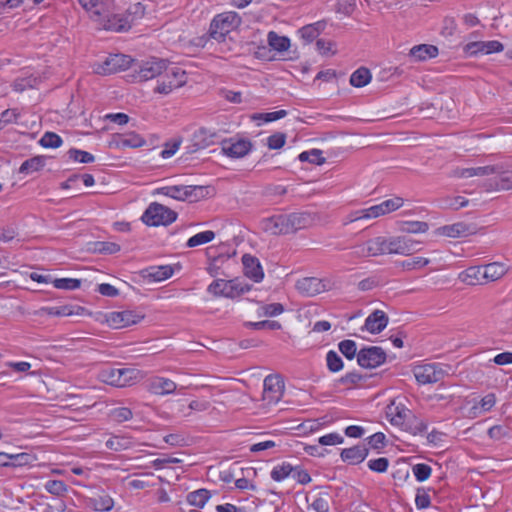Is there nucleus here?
<instances>
[{
  "label": "nucleus",
  "mask_w": 512,
  "mask_h": 512,
  "mask_svg": "<svg viewBox=\"0 0 512 512\" xmlns=\"http://www.w3.org/2000/svg\"><path fill=\"white\" fill-rule=\"evenodd\" d=\"M67 154L70 159L80 163H92L95 159L91 153L76 148H71Z\"/></svg>",
  "instance_id": "8fccbe9b"
},
{
  "label": "nucleus",
  "mask_w": 512,
  "mask_h": 512,
  "mask_svg": "<svg viewBox=\"0 0 512 512\" xmlns=\"http://www.w3.org/2000/svg\"><path fill=\"white\" fill-rule=\"evenodd\" d=\"M298 159L301 162L308 161L313 164L322 165L325 163V158L322 156V151L319 149H312L310 151H304L299 154Z\"/></svg>",
  "instance_id": "a19ab883"
},
{
  "label": "nucleus",
  "mask_w": 512,
  "mask_h": 512,
  "mask_svg": "<svg viewBox=\"0 0 512 512\" xmlns=\"http://www.w3.org/2000/svg\"><path fill=\"white\" fill-rule=\"evenodd\" d=\"M268 43L276 51L283 52L290 47V40L286 36H279L276 32L268 33Z\"/></svg>",
  "instance_id": "f704fd0d"
},
{
  "label": "nucleus",
  "mask_w": 512,
  "mask_h": 512,
  "mask_svg": "<svg viewBox=\"0 0 512 512\" xmlns=\"http://www.w3.org/2000/svg\"><path fill=\"white\" fill-rule=\"evenodd\" d=\"M386 414L393 425L403 426L411 412L403 405H394V403H391V405L387 406Z\"/></svg>",
  "instance_id": "a878e982"
},
{
  "label": "nucleus",
  "mask_w": 512,
  "mask_h": 512,
  "mask_svg": "<svg viewBox=\"0 0 512 512\" xmlns=\"http://www.w3.org/2000/svg\"><path fill=\"white\" fill-rule=\"evenodd\" d=\"M339 351L349 360H352L357 353V346L353 340H343L338 344Z\"/></svg>",
  "instance_id": "09e8293b"
},
{
  "label": "nucleus",
  "mask_w": 512,
  "mask_h": 512,
  "mask_svg": "<svg viewBox=\"0 0 512 512\" xmlns=\"http://www.w3.org/2000/svg\"><path fill=\"white\" fill-rule=\"evenodd\" d=\"M421 250V243L408 236L384 238L385 254L411 255Z\"/></svg>",
  "instance_id": "20e7f679"
},
{
  "label": "nucleus",
  "mask_w": 512,
  "mask_h": 512,
  "mask_svg": "<svg viewBox=\"0 0 512 512\" xmlns=\"http://www.w3.org/2000/svg\"><path fill=\"white\" fill-rule=\"evenodd\" d=\"M53 285L57 289L75 290L81 285V280L73 278H57L53 280Z\"/></svg>",
  "instance_id": "49530a36"
},
{
  "label": "nucleus",
  "mask_w": 512,
  "mask_h": 512,
  "mask_svg": "<svg viewBox=\"0 0 512 512\" xmlns=\"http://www.w3.org/2000/svg\"><path fill=\"white\" fill-rule=\"evenodd\" d=\"M286 115H287L286 110H278V111H274V112L255 114L252 118L254 120H263L264 122H272V121L284 118Z\"/></svg>",
  "instance_id": "5fc2aeb1"
},
{
  "label": "nucleus",
  "mask_w": 512,
  "mask_h": 512,
  "mask_svg": "<svg viewBox=\"0 0 512 512\" xmlns=\"http://www.w3.org/2000/svg\"><path fill=\"white\" fill-rule=\"evenodd\" d=\"M343 442H344L343 436H341L339 433H335V432L324 435L318 439V443L323 446L337 445V444H342Z\"/></svg>",
  "instance_id": "0e129e2a"
},
{
  "label": "nucleus",
  "mask_w": 512,
  "mask_h": 512,
  "mask_svg": "<svg viewBox=\"0 0 512 512\" xmlns=\"http://www.w3.org/2000/svg\"><path fill=\"white\" fill-rule=\"evenodd\" d=\"M95 21L98 22L101 28L115 32H123L131 28V23L127 18L110 15V8H108L106 15H102L101 18H97Z\"/></svg>",
  "instance_id": "f3484780"
},
{
  "label": "nucleus",
  "mask_w": 512,
  "mask_h": 512,
  "mask_svg": "<svg viewBox=\"0 0 512 512\" xmlns=\"http://www.w3.org/2000/svg\"><path fill=\"white\" fill-rule=\"evenodd\" d=\"M295 468L289 463H282L281 465L275 466L271 471V478L274 481L280 482L287 478L288 476H292V472Z\"/></svg>",
  "instance_id": "ea45409f"
},
{
  "label": "nucleus",
  "mask_w": 512,
  "mask_h": 512,
  "mask_svg": "<svg viewBox=\"0 0 512 512\" xmlns=\"http://www.w3.org/2000/svg\"><path fill=\"white\" fill-rule=\"evenodd\" d=\"M383 254H385L384 237H376L366 242L354 245L351 248L350 256L352 258H366Z\"/></svg>",
  "instance_id": "6e6552de"
},
{
  "label": "nucleus",
  "mask_w": 512,
  "mask_h": 512,
  "mask_svg": "<svg viewBox=\"0 0 512 512\" xmlns=\"http://www.w3.org/2000/svg\"><path fill=\"white\" fill-rule=\"evenodd\" d=\"M215 237V233L213 231L207 230L204 232H200L192 237H190L186 243V246L189 248H193L202 244H206L212 241Z\"/></svg>",
  "instance_id": "58836bf2"
},
{
  "label": "nucleus",
  "mask_w": 512,
  "mask_h": 512,
  "mask_svg": "<svg viewBox=\"0 0 512 512\" xmlns=\"http://www.w3.org/2000/svg\"><path fill=\"white\" fill-rule=\"evenodd\" d=\"M414 376L419 384H432L441 381L445 372L436 364H424L414 368Z\"/></svg>",
  "instance_id": "ddd939ff"
},
{
  "label": "nucleus",
  "mask_w": 512,
  "mask_h": 512,
  "mask_svg": "<svg viewBox=\"0 0 512 512\" xmlns=\"http://www.w3.org/2000/svg\"><path fill=\"white\" fill-rule=\"evenodd\" d=\"M284 382L279 375H268L264 379L263 400L268 404L277 403L283 396Z\"/></svg>",
  "instance_id": "f8f14e48"
},
{
  "label": "nucleus",
  "mask_w": 512,
  "mask_h": 512,
  "mask_svg": "<svg viewBox=\"0 0 512 512\" xmlns=\"http://www.w3.org/2000/svg\"><path fill=\"white\" fill-rule=\"evenodd\" d=\"M429 259L427 258H424V257H416V258H413L411 260H406V261H403L402 262V267L405 269V270H415V269H419V268H422L426 265L429 264Z\"/></svg>",
  "instance_id": "052dcab7"
},
{
  "label": "nucleus",
  "mask_w": 512,
  "mask_h": 512,
  "mask_svg": "<svg viewBox=\"0 0 512 512\" xmlns=\"http://www.w3.org/2000/svg\"><path fill=\"white\" fill-rule=\"evenodd\" d=\"M187 82L186 72L180 68L169 69L163 80L155 87L154 92L167 95L173 89L180 88Z\"/></svg>",
  "instance_id": "423d86ee"
},
{
  "label": "nucleus",
  "mask_w": 512,
  "mask_h": 512,
  "mask_svg": "<svg viewBox=\"0 0 512 512\" xmlns=\"http://www.w3.org/2000/svg\"><path fill=\"white\" fill-rule=\"evenodd\" d=\"M290 233L306 229L313 226L317 220V215L308 211L293 212L287 214Z\"/></svg>",
  "instance_id": "4468645a"
},
{
  "label": "nucleus",
  "mask_w": 512,
  "mask_h": 512,
  "mask_svg": "<svg viewBox=\"0 0 512 512\" xmlns=\"http://www.w3.org/2000/svg\"><path fill=\"white\" fill-rule=\"evenodd\" d=\"M242 22L236 12H225L214 17L210 24V36L215 40H223L232 30L236 29Z\"/></svg>",
  "instance_id": "f03ea898"
},
{
  "label": "nucleus",
  "mask_w": 512,
  "mask_h": 512,
  "mask_svg": "<svg viewBox=\"0 0 512 512\" xmlns=\"http://www.w3.org/2000/svg\"><path fill=\"white\" fill-rule=\"evenodd\" d=\"M243 272L244 275L256 283H259L264 278L263 268L257 257L250 254L242 256Z\"/></svg>",
  "instance_id": "a211bd4d"
},
{
  "label": "nucleus",
  "mask_w": 512,
  "mask_h": 512,
  "mask_svg": "<svg viewBox=\"0 0 512 512\" xmlns=\"http://www.w3.org/2000/svg\"><path fill=\"white\" fill-rule=\"evenodd\" d=\"M370 470L377 473H384L387 471L389 466V460L385 457L371 459L367 463Z\"/></svg>",
  "instance_id": "6e6d98bb"
},
{
  "label": "nucleus",
  "mask_w": 512,
  "mask_h": 512,
  "mask_svg": "<svg viewBox=\"0 0 512 512\" xmlns=\"http://www.w3.org/2000/svg\"><path fill=\"white\" fill-rule=\"evenodd\" d=\"M457 28L456 21L453 17H445L443 20L442 28H441V35L444 37H451Z\"/></svg>",
  "instance_id": "e2e57ef3"
},
{
  "label": "nucleus",
  "mask_w": 512,
  "mask_h": 512,
  "mask_svg": "<svg viewBox=\"0 0 512 512\" xmlns=\"http://www.w3.org/2000/svg\"><path fill=\"white\" fill-rule=\"evenodd\" d=\"M246 325L249 327H252L253 329H256V330H261V329L279 330V329H281V324L278 321H274V320L248 322Z\"/></svg>",
  "instance_id": "4d7b16f0"
},
{
  "label": "nucleus",
  "mask_w": 512,
  "mask_h": 512,
  "mask_svg": "<svg viewBox=\"0 0 512 512\" xmlns=\"http://www.w3.org/2000/svg\"><path fill=\"white\" fill-rule=\"evenodd\" d=\"M120 374L119 368H106L100 372L99 378L108 385L120 387Z\"/></svg>",
  "instance_id": "c9c22d12"
},
{
  "label": "nucleus",
  "mask_w": 512,
  "mask_h": 512,
  "mask_svg": "<svg viewBox=\"0 0 512 512\" xmlns=\"http://www.w3.org/2000/svg\"><path fill=\"white\" fill-rule=\"evenodd\" d=\"M506 267L499 262H493L484 266L483 275L486 281H496L506 273Z\"/></svg>",
  "instance_id": "473e14b6"
},
{
  "label": "nucleus",
  "mask_w": 512,
  "mask_h": 512,
  "mask_svg": "<svg viewBox=\"0 0 512 512\" xmlns=\"http://www.w3.org/2000/svg\"><path fill=\"white\" fill-rule=\"evenodd\" d=\"M79 4L87 12L91 13V17L94 21L97 18H101L102 15H106L108 8H110V0H78Z\"/></svg>",
  "instance_id": "5701e85b"
},
{
  "label": "nucleus",
  "mask_w": 512,
  "mask_h": 512,
  "mask_svg": "<svg viewBox=\"0 0 512 512\" xmlns=\"http://www.w3.org/2000/svg\"><path fill=\"white\" fill-rule=\"evenodd\" d=\"M441 235L447 237L457 238L465 237L475 233V227L473 225L466 224L464 222H457L451 225H445L438 229Z\"/></svg>",
  "instance_id": "aec40b11"
},
{
  "label": "nucleus",
  "mask_w": 512,
  "mask_h": 512,
  "mask_svg": "<svg viewBox=\"0 0 512 512\" xmlns=\"http://www.w3.org/2000/svg\"><path fill=\"white\" fill-rule=\"evenodd\" d=\"M120 246L114 242L106 241H95L88 244V251L92 253H99L104 255H110L118 252Z\"/></svg>",
  "instance_id": "cd10ccee"
},
{
  "label": "nucleus",
  "mask_w": 512,
  "mask_h": 512,
  "mask_svg": "<svg viewBox=\"0 0 512 512\" xmlns=\"http://www.w3.org/2000/svg\"><path fill=\"white\" fill-rule=\"evenodd\" d=\"M388 321L384 311L375 310L366 318L364 328L372 334H378L386 328Z\"/></svg>",
  "instance_id": "6ab92c4d"
},
{
  "label": "nucleus",
  "mask_w": 512,
  "mask_h": 512,
  "mask_svg": "<svg viewBox=\"0 0 512 512\" xmlns=\"http://www.w3.org/2000/svg\"><path fill=\"white\" fill-rule=\"evenodd\" d=\"M326 363L329 371L335 373L343 369L342 358L333 350H330L326 354Z\"/></svg>",
  "instance_id": "c03bdc74"
},
{
  "label": "nucleus",
  "mask_w": 512,
  "mask_h": 512,
  "mask_svg": "<svg viewBox=\"0 0 512 512\" xmlns=\"http://www.w3.org/2000/svg\"><path fill=\"white\" fill-rule=\"evenodd\" d=\"M144 143L145 141L139 135L132 133L126 136H122L118 145L123 147L137 148L142 146Z\"/></svg>",
  "instance_id": "603ef678"
},
{
  "label": "nucleus",
  "mask_w": 512,
  "mask_h": 512,
  "mask_svg": "<svg viewBox=\"0 0 512 512\" xmlns=\"http://www.w3.org/2000/svg\"><path fill=\"white\" fill-rule=\"evenodd\" d=\"M45 490L55 496H63L68 486L61 480H49L45 483Z\"/></svg>",
  "instance_id": "79ce46f5"
},
{
  "label": "nucleus",
  "mask_w": 512,
  "mask_h": 512,
  "mask_svg": "<svg viewBox=\"0 0 512 512\" xmlns=\"http://www.w3.org/2000/svg\"><path fill=\"white\" fill-rule=\"evenodd\" d=\"M371 80V73L369 69L361 67L354 71L350 77V84L354 87H363Z\"/></svg>",
  "instance_id": "e433bc0d"
},
{
  "label": "nucleus",
  "mask_w": 512,
  "mask_h": 512,
  "mask_svg": "<svg viewBox=\"0 0 512 512\" xmlns=\"http://www.w3.org/2000/svg\"><path fill=\"white\" fill-rule=\"evenodd\" d=\"M252 144L249 140L245 139H227L222 141L221 149L223 153L232 158H241L248 154L251 150Z\"/></svg>",
  "instance_id": "2eb2a0df"
},
{
  "label": "nucleus",
  "mask_w": 512,
  "mask_h": 512,
  "mask_svg": "<svg viewBox=\"0 0 512 512\" xmlns=\"http://www.w3.org/2000/svg\"><path fill=\"white\" fill-rule=\"evenodd\" d=\"M444 203L445 207L458 210L460 208L466 207L468 205V200L464 197L456 196L453 198H446Z\"/></svg>",
  "instance_id": "338daca9"
},
{
  "label": "nucleus",
  "mask_w": 512,
  "mask_h": 512,
  "mask_svg": "<svg viewBox=\"0 0 512 512\" xmlns=\"http://www.w3.org/2000/svg\"><path fill=\"white\" fill-rule=\"evenodd\" d=\"M484 266H473L467 268L465 271L461 272L459 278L462 282L467 285H479L483 284L485 277L483 275Z\"/></svg>",
  "instance_id": "393cba45"
},
{
  "label": "nucleus",
  "mask_w": 512,
  "mask_h": 512,
  "mask_svg": "<svg viewBox=\"0 0 512 512\" xmlns=\"http://www.w3.org/2000/svg\"><path fill=\"white\" fill-rule=\"evenodd\" d=\"M415 504L418 509H426L430 506L431 500L429 494L425 491L424 488H418L416 497H415Z\"/></svg>",
  "instance_id": "bf43d9fd"
},
{
  "label": "nucleus",
  "mask_w": 512,
  "mask_h": 512,
  "mask_svg": "<svg viewBox=\"0 0 512 512\" xmlns=\"http://www.w3.org/2000/svg\"><path fill=\"white\" fill-rule=\"evenodd\" d=\"M404 203L403 198L401 197H394L392 199H388L383 201L381 204L383 211L385 214L395 211L399 209Z\"/></svg>",
  "instance_id": "69168bd1"
},
{
  "label": "nucleus",
  "mask_w": 512,
  "mask_h": 512,
  "mask_svg": "<svg viewBox=\"0 0 512 512\" xmlns=\"http://www.w3.org/2000/svg\"><path fill=\"white\" fill-rule=\"evenodd\" d=\"M488 435L493 440H501L508 435V427L504 425H495L489 428Z\"/></svg>",
  "instance_id": "774afa93"
},
{
  "label": "nucleus",
  "mask_w": 512,
  "mask_h": 512,
  "mask_svg": "<svg viewBox=\"0 0 512 512\" xmlns=\"http://www.w3.org/2000/svg\"><path fill=\"white\" fill-rule=\"evenodd\" d=\"M176 389V383L164 377H154L148 383V390L155 395H168Z\"/></svg>",
  "instance_id": "412c9836"
},
{
  "label": "nucleus",
  "mask_w": 512,
  "mask_h": 512,
  "mask_svg": "<svg viewBox=\"0 0 512 512\" xmlns=\"http://www.w3.org/2000/svg\"><path fill=\"white\" fill-rule=\"evenodd\" d=\"M173 268L170 265L152 267L147 277L155 282H160L170 278L173 275Z\"/></svg>",
  "instance_id": "4c0bfd02"
},
{
  "label": "nucleus",
  "mask_w": 512,
  "mask_h": 512,
  "mask_svg": "<svg viewBox=\"0 0 512 512\" xmlns=\"http://www.w3.org/2000/svg\"><path fill=\"white\" fill-rule=\"evenodd\" d=\"M230 287L232 290L231 292L233 293V298L239 297L251 289V285L242 283L238 279L229 280V288Z\"/></svg>",
  "instance_id": "13d9d810"
},
{
  "label": "nucleus",
  "mask_w": 512,
  "mask_h": 512,
  "mask_svg": "<svg viewBox=\"0 0 512 512\" xmlns=\"http://www.w3.org/2000/svg\"><path fill=\"white\" fill-rule=\"evenodd\" d=\"M262 229L271 235L290 234L287 214L274 215L261 222Z\"/></svg>",
  "instance_id": "dca6fc26"
},
{
  "label": "nucleus",
  "mask_w": 512,
  "mask_h": 512,
  "mask_svg": "<svg viewBox=\"0 0 512 512\" xmlns=\"http://www.w3.org/2000/svg\"><path fill=\"white\" fill-rule=\"evenodd\" d=\"M369 449L365 445H356L350 448L343 449L340 457L342 461L349 464L356 465L365 460L368 456Z\"/></svg>",
  "instance_id": "4be33fe9"
},
{
  "label": "nucleus",
  "mask_w": 512,
  "mask_h": 512,
  "mask_svg": "<svg viewBox=\"0 0 512 512\" xmlns=\"http://www.w3.org/2000/svg\"><path fill=\"white\" fill-rule=\"evenodd\" d=\"M89 505L96 511L107 512L113 508L114 501L108 494H99L89 499Z\"/></svg>",
  "instance_id": "c756f323"
},
{
  "label": "nucleus",
  "mask_w": 512,
  "mask_h": 512,
  "mask_svg": "<svg viewBox=\"0 0 512 512\" xmlns=\"http://www.w3.org/2000/svg\"><path fill=\"white\" fill-rule=\"evenodd\" d=\"M438 48L430 44H420L410 49L409 55L418 61H425L435 58L438 55Z\"/></svg>",
  "instance_id": "bb28decb"
},
{
  "label": "nucleus",
  "mask_w": 512,
  "mask_h": 512,
  "mask_svg": "<svg viewBox=\"0 0 512 512\" xmlns=\"http://www.w3.org/2000/svg\"><path fill=\"white\" fill-rule=\"evenodd\" d=\"M211 497V492L207 489H198L187 494V502L195 507L203 508Z\"/></svg>",
  "instance_id": "7c9ffc66"
},
{
  "label": "nucleus",
  "mask_w": 512,
  "mask_h": 512,
  "mask_svg": "<svg viewBox=\"0 0 512 512\" xmlns=\"http://www.w3.org/2000/svg\"><path fill=\"white\" fill-rule=\"evenodd\" d=\"M45 160V156H35L30 159H27L21 164L19 168V173L31 174L33 172H37L45 166Z\"/></svg>",
  "instance_id": "2f4dec72"
},
{
  "label": "nucleus",
  "mask_w": 512,
  "mask_h": 512,
  "mask_svg": "<svg viewBox=\"0 0 512 512\" xmlns=\"http://www.w3.org/2000/svg\"><path fill=\"white\" fill-rule=\"evenodd\" d=\"M429 226L423 221H410L406 222L402 228V231L407 233H425Z\"/></svg>",
  "instance_id": "864d4df0"
},
{
  "label": "nucleus",
  "mask_w": 512,
  "mask_h": 512,
  "mask_svg": "<svg viewBox=\"0 0 512 512\" xmlns=\"http://www.w3.org/2000/svg\"><path fill=\"white\" fill-rule=\"evenodd\" d=\"M120 374V387H125L133 383L139 376L140 372L134 368H119Z\"/></svg>",
  "instance_id": "de8ad7c7"
},
{
  "label": "nucleus",
  "mask_w": 512,
  "mask_h": 512,
  "mask_svg": "<svg viewBox=\"0 0 512 512\" xmlns=\"http://www.w3.org/2000/svg\"><path fill=\"white\" fill-rule=\"evenodd\" d=\"M176 218L175 211L157 202L151 203L141 217L142 221L149 226H167Z\"/></svg>",
  "instance_id": "7ed1b4c3"
},
{
  "label": "nucleus",
  "mask_w": 512,
  "mask_h": 512,
  "mask_svg": "<svg viewBox=\"0 0 512 512\" xmlns=\"http://www.w3.org/2000/svg\"><path fill=\"white\" fill-rule=\"evenodd\" d=\"M297 291L305 297H314L322 292L331 289V282L327 279L317 277H304L299 279L295 285Z\"/></svg>",
  "instance_id": "0eeeda50"
},
{
  "label": "nucleus",
  "mask_w": 512,
  "mask_h": 512,
  "mask_svg": "<svg viewBox=\"0 0 512 512\" xmlns=\"http://www.w3.org/2000/svg\"><path fill=\"white\" fill-rule=\"evenodd\" d=\"M39 144L44 148H58L62 145V139L54 132H46L41 137Z\"/></svg>",
  "instance_id": "37998d69"
},
{
  "label": "nucleus",
  "mask_w": 512,
  "mask_h": 512,
  "mask_svg": "<svg viewBox=\"0 0 512 512\" xmlns=\"http://www.w3.org/2000/svg\"><path fill=\"white\" fill-rule=\"evenodd\" d=\"M157 194L171 197L178 201L197 202L208 194V187L198 185H174L156 189Z\"/></svg>",
  "instance_id": "f257e3e1"
},
{
  "label": "nucleus",
  "mask_w": 512,
  "mask_h": 512,
  "mask_svg": "<svg viewBox=\"0 0 512 512\" xmlns=\"http://www.w3.org/2000/svg\"><path fill=\"white\" fill-rule=\"evenodd\" d=\"M168 70L166 60L151 58L139 65L138 70H136V77L138 81H147L160 76L163 72H167Z\"/></svg>",
  "instance_id": "9d476101"
},
{
  "label": "nucleus",
  "mask_w": 512,
  "mask_h": 512,
  "mask_svg": "<svg viewBox=\"0 0 512 512\" xmlns=\"http://www.w3.org/2000/svg\"><path fill=\"white\" fill-rule=\"evenodd\" d=\"M132 416V411L127 407H117L109 412V417L117 423L128 421Z\"/></svg>",
  "instance_id": "a18cd8bd"
},
{
  "label": "nucleus",
  "mask_w": 512,
  "mask_h": 512,
  "mask_svg": "<svg viewBox=\"0 0 512 512\" xmlns=\"http://www.w3.org/2000/svg\"><path fill=\"white\" fill-rule=\"evenodd\" d=\"M412 471L417 481L423 482L430 477L432 468L427 464L419 463L412 467Z\"/></svg>",
  "instance_id": "3c124183"
},
{
  "label": "nucleus",
  "mask_w": 512,
  "mask_h": 512,
  "mask_svg": "<svg viewBox=\"0 0 512 512\" xmlns=\"http://www.w3.org/2000/svg\"><path fill=\"white\" fill-rule=\"evenodd\" d=\"M386 353L381 347L362 348L357 354V362L363 368H376L386 361Z\"/></svg>",
  "instance_id": "1a4fd4ad"
},
{
  "label": "nucleus",
  "mask_w": 512,
  "mask_h": 512,
  "mask_svg": "<svg viewBox=\"0 0 512 512\" xmlns=\"http://www.w3.org/2000/svg\"><path fill=\"white\" fill-rule=\"evenodd\" d=\"M498 172L496 166H483L476 168H457L453 171V176L457 178H470L474 176H487Z\"/></svg>",
  "instance_id": "b1692460"
},
{
  "label": "nucleus",
  "mask_w": 512,
  "mask_h": 512,
  "mask_svg": "<svg viewBox=\"0 0 512 512\" xmlns=\"http://www.w3.org/2000/svg\"><path fill=\"white\" fill-rule=\"evenodd\" d=\"M286 142V135L281 132L274 133L267 139V145L270 149H280Z\"/></svg>",
  "instance_id": "680f3d73"
},
{
  "label": "nucleus",
  "mask_w": 512,
  "mask_h": 512,
  "mask_svg": "<svg viewBox=\"0 0 512 512\" xmlns=\"http://www.w3.org/2000/svg\"><path fill=\"white\" fill-rule=\"evenodd\" d=\"M41 311L47 315L51 316H71V315H79L84 311V308L77 307V310H74L72 306L64 305L58 307H45L42 308Z\"/></svg>",
  "instance_id": "72a5a7b5"
},
{
  "label": "nucleus",
  "mask_w": 512,
  "mask_h": 512,
  "mask_svg": "<svg viewBox=\"0 0 512 512\" xmlns=\"http://www.w3.org/2000/svg\"><path fill=\"white\" fill-rule=\"evenodd\" d=\"M132 59L124 54L109 55L102 63L93 66V71L100 75H110L125 70L131 66Z\"/></svg>",
  "instance_id": "39448f33"
},
{
  "label": "nucleus",
  "mask_w": 512,
  "mask_h": 512,
  "mask_svg": "<svg viewBox=\"0 0 512 512\" xmlns=\"http://www.w3.org/2000/svg\"><path fill=\"white\" fill-rule=\"evenodd\" d=\"M207 290L216 297L233 298L231 287L229 288V280L217 279L208 286Z\"/></svg>",
  "instance_id": "c85d7f7f"
},
{
  "label": "nucleus",
  "mask_w": 512,
  "mask_h": 512,
  "mask_svg": "<svg viewBox=\"0 0 512 512\" xmlns=\"http://www.w3.org/2000/svg\"><path fill=\"white\" fill-rule=\"evenodd\" d=\"M144 315L133 310H123L110 312L106 316V321L114 329L124 328L139 323Z\"/></svg>",
  "instance_id": "9b49d317"
}]
</instances>
